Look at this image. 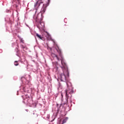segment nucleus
<instances>
[{
	"instance_id": "obj_4",
	"label": "nucleus",
	"mask_w": 124,
	"mask_h": 124,
	"mask_svg": "<svg viewBox=\"0 0 124 124\" xmlns=\"http://www.w3.org/2000/svg\"><path fill=\"white\" fill-rule=\"evenodd\" d=\"M15 51L16 52V56H17V57L20 58V59L21 61H23V59L25 60V59H26V58L25 57H23V58H22V57H23V52H21V51H20V49H18V48L16 47L15 49Z\"/></svg>"
},
{
	"instance_id": "obj_2",
	"label": "nucleus",
	"mask_w": 124,
	"mask_h": 124,
	"mask_svg": "<svg viewBox=\"0 0 124 124\" xmlns=\"http://www.w3.org/2000/svg\"><path fill=\"white\" fill-rule=\"evenodd\" d=\"M61 63L62 65L61 68L63 70V72H64V69H65L67 74L65 75L64 73L62 74L61 75V78H68V77H69V72H68V69H67L66 63H65V62H64L62 60H61Z\"/></svg>"
},
{
	"instance_id": "obj_3",
	"label": "nucleus",
	"mask_w": 124,
	"mask_h": 124,
	"mask_svg": "<svg viewBox=\"0 0 124 124\" xmlns=\"http://www.w3.org/2000/svg\"><path fill=\"white\" fill-rule=\"evenodd\" d=\"M74 93L73 89H70L69 88L65 91L66 93V103H67V100L69 98V97H72V94Z\"/></svg>"
},
{
	"instance_id": "obj_17",
	"label": "nucleus",
	"mask_w": 124,
	"mask_h": 124,
	"mask_svg": "<svg viewBox=\"0 0 124 124\" xmlns=\"http://www.w3.org/2000/svg\"><path fill=\"white\" fill-rule=\"evenodd\" d=\"M59 106V104H57V106Z\"/></svg>"
},
{
	"instance_id": "obj_11",
	"label": "nucleus",
	"mask_w": 124,
	"mask_h": 124,
	"mask_svg": "<svg viewBox=\"0 0 124 124\" xmlns=\"http://www.w3.org/2000/svg\"><path fill=\"white\" fill-rule=\"evenodd\" d=\"M21 47L22 48V49H23V51H25V50H27L28 47H27V46H24L23 45H21Z\"/></svg>"
},
{
	"instance_id": "obj_7",
	"label": "nucleus",
	"mask_w": 124,
	"mask_h": 124,
	"mask_svg": "<svg viewBox=\"0 0 124 124\" xmlns=\"http://www.w3.org/2000/svg\"><path fill=\"white\" fill-rule=\"evenodd\" d=\"M51 57H52V58H56V59H57L58 61H60V59L58 57V55H56L55 53H51Z\"/></svg>"
},
{
	"instance_id": "obj_8",
	"label": "nucleus",
	"mask_w": 124,
	"mask_h": 124,
	"mask_svg": "<svg viewBox=\"0 0 124 124\" xmlns=\"http://www.w3.org/2000/svg\"><path fill=\"white\" fill-rule=\"evenodd\" d=\"M57 48H56V50H57L58 53H59V56H60V57L62 58V50H61V49H60L59 46H57Z\"/></svg>"
},
{
	"instance_id": "obj_14",
	"label": "nucleus",
	"mask_w": 124,
	"mask_h": 124,
	"mask_svg": "<svg viewBox=\"0 0 124 124\" xmlns=\"http://www.w3.org/2000/svg\"><path fill=\"white\" fill-rule=\"evenodd\" d=\"M17 1H18V3H20L21 2V0H16Z\"/></svg>"
},
{
	"instance_id": "obj_16",
	"label": "nucleus",
	"mask_w": 124,
	"mask_h": 124,
	"mask_svg": "<svg viewBox=\"0 0 124 124\" xmlns=\"http://www.w3.org/2000/svg\"><path fill=\"white\" fill-rule=\"evenodd\" d=\"M0 53H2V49H0Z\"/></svg>"
},
{
	"instance_id": "obj_12",
	"label": "nucleus",
	"mask_w": 124,
	"mask_h": 124,
	"mask_svg": "<svg viewBox=\"0 0 124 124\" xmlns=\"http://www.w3.org/2000/svg\"><path fill=\"white\" fill-rule=\"evenodd\" d=\"M68 119V118L67 117L64 118L63 120L62 121V124L66 123Z\"/></svg>"
},
{
	"instance_id": "obj_15",
	"label": "nucleus",
	"mask_w": 124,
	"mask_h": 124,
	"mask_svg": "<svg viewBox=\"0 0 124 124\" xmlns=\"http://www.w3.org/2000/svg\"><path fill=\"white\" fill-rule=\"evenodd\" d=\"M20 41H21V42H22V43H24V40H23V39H21L20 40Z\"/></svg>"
},
{
	"instance_id": "obj_13",
	"label": "nucleus",
	"mask_w": 124,
	"mask_h": 124,
	"mask_svg": "<svg viewBox=\"0 0 124 124\" xmlns=\"http://www.w3.org/2000/svg\"><path fill=\"white\" fill-rule=\"evenodd\" d=\"M14 64L16 66H17V65H19V63H18V61H15L14 62Z\"/></svg>"
},
{
	"instance_id": "obj_1",
	"label": "nucleus",
	"mask_w": 124,
	"mask_h": 124,
	"mask_svg": "<svg viewBox=\"0 0 124 124\" xmlns=\"http://www.w3.org/2000/svg\"><path fill=\"white\" fill-rule=\"evenodd\" d=\"M44 2H45L46 3L43 4V7L41 9V12L38 14L37 17V18L40 20L39 21V26H37L39 29V28H41L42 29L45 27L44 22L42 21L43 20V14L46 11V7L49 5L50 0H44Z\"/></svg>"
},
{
	"instance_id": "obj_5",
	"label": "nucleus",
	"mask_w": 124,
	"mask_h": 124,
	"mask_svg": "<svg viewBox=\"0 0 124 124\" xmlns=\"http://www.w3.org/2000/svg\"><path fill=\"white\" fill-rule=\"evenodd\" d=\"M41 4H43V1L42 0H38L34 5L35 9L37 10Z\"/></svg>"
},
{
	"instance_id": "obj_10",
	"label": "nucleus",
	"mask_w": 124,
	"mask_h": 124,
	"mask_svg": "<svg viewBox=\"0 0 124 124\" xmlns=\"http://www.w3.org/2000/svg\"><path fill=\"white\" fill-rule=\"evenodd\" d=\"M35 35L36 36H37V37H38V38H39V39H43V37H42V36H41V35H40L39 34L36 33H35Z\"/></svg>"
},
{
	"instance_id": "obj_6",
	"label": "nucleus",
	"mask_w": 124,
	"mask_h": 124,
	"mask_svg": "<svg viewBox=\"0 0 124 124\" xmlns=\"http://www.w3.org/2000/svg\"><path fill=\"white\" fill-rule=\"evenodd\" d=\"M31 102V99L30 98L25 99V100H24V101H23V103H24L26 104H30Z\"/></svg>"
},
{
	"instance_id": "obj_18",
	"label": "nucleus",
	"mask_w": 124,
	"mask_h": 124,
	"mask_svg": "<svg viewBox=\"0 0 124 124\" xmlns=\"http://www.w3.org/2000/svg\"><path fill=\"white\" fill-rule=\"evenodd\" d=\"M16 8L18 7V6L16 5Z\"/></svg>"
},
{
	"instance_id": "obj_9",
	"label": "nucleus",
	"mask_w": 124,
	"mask_h": 124,
	"mask_svg": "<svg viewBox=\"0 0 124 124\" xmlns=\"http://www.w3.org/2000/svg\"><path fill=\"white\" fill-rule=\"evenodd\" d=\"M66 79L67 78H58V81H61V82H67V81H66Z\"/></svg>"
}]
</instances>
